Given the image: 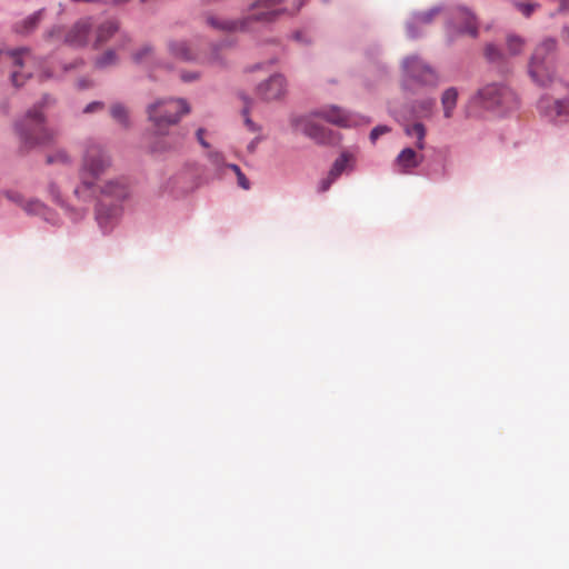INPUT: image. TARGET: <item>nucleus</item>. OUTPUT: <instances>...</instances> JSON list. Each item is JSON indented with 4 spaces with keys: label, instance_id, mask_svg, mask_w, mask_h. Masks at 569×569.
Wrapping results in <instances>:
<instances>
[{
    "label": "nucleus",
    "instance_id": "nucleus-1",
    "mask_svg": "<svg viewBox=\"0 0 569 569\" xmlns=\"http://www.w3.org/2000/svg\"><path fill=\"white\" fill-rule=\"evenodd\" d=\"M189 112L190 106L184 99H160L148 106V118L153 123L157 133L151 146L152 152H166L180 144L178 139L164 137L166 129L178 123L181 117Z\"/></svg>",
    "mask_w": 569,
    "mask_h": 569
},
{
    "label": "nucleus",
    "instance_id": "nucleus-2",
    "mask_svg": "<svg viewBox=\"0 0 569 569\" xmlns=\"http://www.w3.org/2000/svg\"><path fill=\"white\" fill-rule=\"evenodd\" d=\"M282 0H257L250 6L249 14L240 19L209 17L207 22L213 29L222 32H239L253 29V23H270L282 12L276 9Z\"/></svg>",
    "mask_w": 569,
    "mask_h": 569
},
{
    "label": "nucleus",
    "instance_id": "nucleus-3",
    "mask_svg": "<svg viewBox=\"0 0 569 569\" xmlns=\"http://www.w3.org/2000/svg\"><path fill=\"white\" fill-rule=\"evenodd\" d=\"M16 130L27 149L52 143L58 136L56 130L46 127L40 106L30 109L23 119L16 124Z\"/></svg>",
    "mask_w": 569,
    "mask_h": 569
},
{
    "label": "nucleus",
    "instance_id": "nucleus-4",
    "mask_svg": "<svg viewBox=\"0 0 569 569\" xmlns=\"http://www.w3.org/2000/svg\"><path fill=\"white\" fill-rule=\"evenodd\" d=\"M557 41L552 38L545 39L535 49L530 64L529 73L535 82L540 86H547L553 79L555 67L552 53L556 51Z\"/></svg>",
    "mask_w": 569,
    "mask_h": 569
},
{
    "label": "nucleus",
    "instance_id": "nucleus-5",
    "mask_svg": "<svg viewBox=\"0 0 569 569\" xmlns=\"http://www.w3.org/2000/svg\"><path fill=\"white\" fill-rule=\"evenodd\" d=\"M110 160L103 149L97 143H88L82 158L80 179L90 189L96 187L100 176L109 167Z\"/></svg>",
    "mask_w": 569,
    "mask_h": 569
},
{
    "label": "nucleus",
    "instance_id": "nucleus-6",
    "mask_svg": "<svg viewBox=\"0 0 569 569\" xmlns=\"http://www.w3.org/2000/svg\"><path fill=\"white\" fill-rule=\"evenodd\" d=\"M0 63L11 67L10 78L14 87H21L32 74V70L38 64L37 59L29 49L21 48L14 51H3L0 49Z\"/></svg>",
    "mask_w": 569,
    "mask_h": 569
},
{
    "label": "nucleus",
    "instance_id": "nucleus-7",
    "mask_svg": "<svg viewBox=\"0 0 569 569\" xmlns=\"http://www.w3.org/2000/svg\"><path fill=\"white\" fill-rule=\"evenodd\" d=\"M480 103L487 108L496 107L512 108L517 103L516 94L503 84L490 83L478 91Z\"/></svg>",
    "mask_w": 569,
    "mask_h": 569
},
{
    "label": "nucleus",
    "instance_id": "nucleus-8",
    "mask_svg": "<svg viewBox=\"0 0 569 569\" xmlns=\"http://www.w3.org/2000/svg\"><path fill=\"white\" fill-rule=\"evenodd\" d=\"M256 96L266 102L278 101L287 93V81L281 74H272L256 88Z\"/></svg>",
    "mask_w": 569,
    "mask_h": 569
},
{
    "label": "nucleus",
    "instance_id": "nucleus-9",
    "mask_svg": "<svg viewBox=\"0 0 569 569\" xmlns=\"http://www.w3.org/2000/svg\"><path fill=\"white\" fill-rule=\"evenodd\" d=\"M168 50L170 54L181 61H200V62H209V63H218L220 62L219 54L213 51L212 54L208 58H202L200 54L194 52L189 42L184 40H171L168 43Z\"/></svg>",
    "mask_w": 569,
    "mask_h": 569
},
{
    "label": "nucleus",
    "instance_id": "nucleus-10",
    "mask_svg": "<svg viewBox=\"0 0 569 569\" xmlns=\"http://www.w3.org/2000/svg\"><path fill=\"white\" fill-rule=\"evenodd\" d=\"M406 72L423 84L435 86L438 82L436 72L418 57H409L403 61Z\"/></svg>",
    "mask_w": 569,
    "mask_h": 569
},
{
    "label": "nucleus",
    "instance_id": "nucleus-11",
    "mask_svg": "<svg viewBox=\"0 0 569 569\" xmlns=\"http://www.w3.org/2000/svg\"><path fill=\"white\" fill-rule=\"evenodd\" d=\"M538 109L550 121H561V118L569 112V99H553L546 96L539 100Z\"/></svg>",
    "mask_w": 569,
    "mask_h": 569
},
{
    "label": "nucleus",
    "instance_id": "nucleus-12",
    "mask_svg": "<svg viewBox=\"0 0 569 569\" xmlns=\"http://www.w3.org/2000/svg\"><path fill=\"white\" fill-rule=\"evenodd\" d=\"M291 126L297 132H301L317 142H323L326 139L325 129L313 121L312 116L293 117Z\"/></svg>",
    "mask_w": 569,
    "mask_h": 569
},
{
    "label": "nucleus",
    "instance_id": "nucleus-13",
    "mask_svg": "<svg viewBox=\"0 0 569 569\" xmlns=\"http://www.w3.org/2000/svg\"><path fill=\"white\" fill-rule=\"evenodd\" d=\"M451 24L458 33H467L471 37L478 34V23L475 16L465 8H458L451 12Z\"/></svg>",
    "mask_w": 569,
    "mask_h": 569
},
{
    "label": "nucleus",
    "instance_id": "nucleus-14",
    "mask_svg": "<svg viewBox=\"0 0 569 569\" xmlns=\"http://www.w3.org/2000/svg\"><path fill=\"white\" fill-rule=\"evenodd\" d=\"M92 23L90 19L76 22L64 34V42L72 47H83L88 43Z\"/></svg>",
    "mask_w": 569,
    "mask_h": 569
},
{
    "label": "nucleus",
    "instance_id": "nucleus-15",
    "mask_svg": "<svg viewBox=\"0 0 569 569\" xmlns=\"http://www.w3.org/2000/svg\"><path fill=\"white\" fill-rule=\"evenodd\" d=\"M312 116L320 117L326 121L340 127H351L357 123L349 113L336 106L326 107L315 112Z\"/></svg>",
    "mask_w": 569,
    "mask_h": 569
},
{
    "label": "nucleus",
    "instance_id": "nucleus-16",
    "mask_svg": "<svg viewBox=\"0 0 569 569\" xmlns=\"http://www.w3.org/2000/svg\"><path fill=\"white\" fill-rule=\"evenodd\" d=\"M422 160V154L417 153L412 148H405L397 156L395 166L398 172L409 173L412 169L419 167Z\"/></svg>",
    "mask_w": 569,
    "mask_h": 569
},
{
    "label": "nucleus",
    "instance_id": "nucleus-17",
    "mask_svg": "<svg viewBox=\"0 0 569 569\" xmlns=\"http://www.w3.org/2000/svg\"><path fill=\"white\" fill-rule=\"evenodd\" d=\"M7 198L20 206L27 213L42 214L46 211V207L40 201L33 199L27 201L23 196L18 192L9 191L7 192Z\"/></svg>",
    "mask_w": 569,
    "mask_h": 569
},
{
    "label": "nucleus",
    "instance_id": "nucleus-18",
    "mask_svg": "<svg viewBox=\"0 0 569 569\" xmlns=\"http://www.w3.org/2000/svg\"><path fill=\"white\" fill-rule=\"evenodd\" d=\"M118 216L119 209L116 207L107 208V206L102 202L99 203V206L97 207L96 218L100 228L104 232L109 231L112 228L113 222L117 220Z\"/></svg>",
    "mask_w": 569,
    "mask_h": 569
},
{
    "label": "nucleus",
    "instance_id": "nucleus-19",
    "mask_svg": "<svg viewBox=\"0 0 569 569\" xmlns=\"http://www.w3.org/2000/svg\"><path fill=\"white\" fill-rule=\"evenodd\" d=\"M100 190L102 194L117 200H122L128 196V187L123 180L107 181Z\"/></svg>",
    "mask_w": 569,
    "mask_h": 569
},
{
    "label": "nucleus",
    "instance_id": "nucleus-20",
    "mask_svg": "<svg viewBox=\"0 0 569 569\" xmlns=\"http://www.w3.org/2000/svg\"><path fill=\"white\" fill-rule=\"evenodd\" d=\"M459 92L455 87L446 89L441 94V106L443 109V116L450 119L453 116V110L457 106Z\"/></svg>",
    "mask_w": 569,
    "mask_h": 569
},
{
    "label": "nucleus",
    "instance_id": "nucleus-21",
    "mask_svg": "<svg viewBox=\"0 0 569 569\" xmlns=\"http://www.w3.org/2000/svg\"><path fill=\"white\" fill-rule=\"evenodd\" d=\"M118 30V24L116 21L108 20L102 22L96 30V47L103 44L107 42Z\"/></svg>",
    "mask_w": 569,
    "mask_h": 569
},
{
    "label": "nucleus",
    "instance_id": "nucleus-22",
    "mask_svg": "<svg viewBox=\"0 0 569 569\" xmlns=\"http://www.w3.org/2000/svg\"><path fill=\"white\" fill-rule=\"evenodd\" d=\"M405 133L409 137H415L417 140L415 146L419 150H423L426 147V127L421 122H415L412 124L405 126Z\"/></svg>",
    "mask_w": 569,
    "mask_h": 569
},
{
    "label": "nucleus",
    "instance_id": "nucleus-23",
    "mask_svg": "<svg viewBox=\"0 0 569 569\" xmlns=\"http://www.w3.org/2000/svg\"><path fill=\"white\" fill-rule=\"evenodd\" d=\"M110 116L122 128L128 129L130 127L129 110L122 103H113L110 107Z\"/></svg>",
    "mask_w": 569,
    "mask_h": 569
},
{
    "label": "nucleus",
    "instance_id": "nucleus-24",
    "mask_svg": "<svg viewBox=\"0 0 569 569\" xmlns=\"http://www.w3.org/2000/svg\"><path fill=\"white\" fill-rule=\"evenodd\" d=\"M355 160L353 156L349 152H343L332 164L330 170V177L332 180H336L350 163Z\"/></svg>",
    "mask_w": 569,
    "mask_h": 569
},
{
    "label": "nucleus",
    "instance_id": "nucleus-25",
    "mask_svg": "<svg viewBox=\"0 0 569 569\" xmlns=\"http://www.w3.org/2000/svg\"><path fill=\"white\" fill-rule=\"evenodd\" d=\"M132 59L138 64H148L153 62L156 60L153 47L149 44L142 46L133 53Z\"/></svg>",
    "mask_w": 569,
    "mask_h": 569
},
{
    "label": "nucleus",
    "instance_id": "nucleus-26",
    "mask_svg": "<svg viewBox=\"0 0 569 569\" xmlns=\"http://www.w3.org/2000/svg\"><path fill=\"white\" fill-rule=\"evenodd\" d=\"M46 162L48 164L70 166L72 159L66 150L58 149L47 156Z\"/></svg>",
    "mask_w": 569,
    "mask_h": 569
},
{
    "label": "nucleus",
    "instance_id": "nucleus-27",
    "mask_svg": "<svg viewBox=\"0 0 569 569\" xmlns=\"http://www.w3.org/2000/svg\"><path fill=\"white\" fill-rule=\"evenodd\" d=\"M525 41L518 36L510 34L507 37V49L510 56H517L522 52Z\"/></svg>",
    "mask_w": 569,
    "mask_h": 569
},
{
    "label": "nucleus",
    "instance_id": "nucleus-28",
    "mask_svg": "<svg viewBox=\"0 0 569 569\" xmlns=\"http://www.w3.org/2000/svg\"><path fill=\"white\" fill-rule=\"evenodd\" d=\"M442 11L443 10L441 8H433L431 10L417 13L415 16V23L418 26L430 23L433 20V18L442 13Z\"/></svg>",
    "mask_w": 569,
    "mask_h": 569
},
{
    "label": "nucleus",
    "instance_id": "nucleus-29",
    "mask_svg": "<svg viewBox=\"0 0 569 569\" xmlns=\"http://www.w3.org/2000/svg\"><path fill=\"white\" fill-rule=\"evenodd\" d=\"M118 62V58L114 51L108 50L102 56L96 59V67L103 69L114 66Z\"/></svg>",
    "mask_w": 569,
    "mask_h": 569
},
{
    "label": "nucleus",
    "instance_id": "nucleus-30",
    "mask_svg": "<svg viewBox=\"0 0 569 569\" xmlns=\"http://www.w3.org/2000/svg\"><path fill=\"white\" fill-rule=\"evenodd\" d=\"M41 14L42 12L41 11H38L36 13H33L32 16L28 17L27 19H24L22 21V24L19 29H17L19 32H30L32 31L37 24L39 23L40 19H41Z\"/></svg>",
    "mask_w": 569,
    "mask_h": 569
},
{
    "label": "nucleus",
    "instance_id": "nucleus-31",
    "mask_svg": "<svg viewBox=\"0 0 569 569\" xmlns=\"http://www.w3.org/2000/svg\"><path fill=\"white\" fill-rule=\"evenodd\" d=\"M515 7L525 16V17H530L532 14V12L535 11L536 9V4L535 3H522V2H515Z\"/></svg>",
    "mask_w": 569,
    "mask_h": 569
},
{
    "label": "nucleus",
    "instance_id": "nucleus-32",
    "mask_svg": "<svg viewBox=\"0 0 569 569\" xmlns=\"http://www.w3.org/2000/svg\"><path fill=\"white\" fill-rule=\"evenodd\" d=\"M390 129L389 127L387 126H378L376 128H373L370 132V140L372 142H376V140L381 136V134H385L387 132H389Z\"/></svg>",
    "mask_w": 569,
    "mask_h": 569
},
{
    "label": "nucleus",
    "instance_id": "nucleus-33",
    "mask_svg": "<svg viewBox=\"0 0 569 569\" xmlns=\"http://www.w3.org/2000/svg\"><path fill=\"white\" fill-rule=\"evenodd\" d=\"M486 56H487V58H488L490 61H496V60L500 59L501 53H500V51L497 49V47H495L493 44H489V46H487V48H486Z\"/></svg>",
    "mask_w": 569,
    "mask_h": 569
},
{
    "label": "nucleus",
    "instance_id": "nucleus-34",
    "mask_svg": "<svg viewBox=\"0 0 569 569\" xmlns=\"http://www.w3.org/2000/svg\"><path fill=\"white\" fill-rule=\"evenodd\" d=\"M103 108H104L103 102L94 101V102L89 103L83 109V113H92V112L101 111V110H103Z\"/></svg>",
    "mask_w": 569,
    "mask_h": 569
},
{
    "label": "nucleus",
    "instance_id": "nucleus-35",
    "mask_svg": "<svg viewBox=\"0 0 569 569\" xmlns=\"http://www.w3.org/2000/svg\"><path fill=\"white\" fill-rule=\"evenodd\" d=\"M237 176V179H238V184L244 189V190H248L250 188V182L249 180L246 178V176L242 173V171L236 173Z\"/></svg>",
    "mask_w": 569,
    "mask_h": 569
},
{
    "label": "nucleus",
    "instance_id": "nucleus-36",
    "mask_svg": "<svg viewBox=\"0 0 569 569\" xmlns=\"http://www.w3.org/2000/svg\"><path fill=\"white\" fill-rule=\"evenodd\" d=\"M199 78V73L197 72H182L181 80L184 82H191Z\"/></svg>",
    "mask_w": 569,
    "mask_h": 569
},
{
    "label": "nucleus",
    "instance_id": "nucleus-37",
    "mask_svg": "<svg viewBox=\"0 0 569 569\" xmlns=\"http://www.w3.org/2000/svg\"><path fill=\"white\" fill-rule=\"evenodd\" d=\"M204 129L200 128L197 131V140L203 148H209V143L203 138Z\"/></svg>",
    "mask_w": 569,
    "mask_h": 569
},
{
    "label": "nucleus",
    "instance_id": "nucleus-38",
    "mask_svg": "<svg viewBox=\"0 0 569 569\" xmlns=\"http://www.w3.org/2000/svg\"><path fill=\"white\" fill-rule=\"evenodd\" d=\"M335 180L331 179L330 174L328 176V178L323 179L320 183V191L325 192L327 191L331 183L333 182Z\"/></svg>",
    "mask_w": 569,
    "mask_h": 569
},
{
    "label": "nucleus",
    "instance_id": "nucleus-39",
    "mask_svg": "<svg viewBox=\"0 0 569 569\" xmlns=\"http://www.w3.org/2000/svg\"><path fill=\"white\" fill-rule=\"evenodd\" d=\"M248 112H249V104L247 103V104H246V107H244V109H243V113H244V116H247V114H248ZM246 124L249 127V129H250L251 131H254V130H256V127H254L253 122H252L248 117H246Z\"/></svg>",
    "mask_w": 569,
    "mask_h": 569
},
{
    "label": "nucleus",
    "instance_id": "nucleus-40",
    "mask_svg": "<svg viewBox=\"0 0 569 569\" xmlns=\"http://www.w3.org/2000/svg\"><path fill=\"white\" fill-rule=\"evenodd\" d=\"M561 39L566 44L569 46V27H563L561 31Z\"/></svg>",
    "mask_w": 569,
    "mask_h": 569
},
{
    "label": "nucleus",
    "instance_id": "nucleus-41",
    "mask_svg": "<svg viewBox=\"0 0 569 569\" xmlns=\"http://www.w3.org/2000/svg\"><path fill=\"white\" fill-rule=\"evenodd\" d=\"M62 36V30L61 28L57 27V28H53L51 31H49L48 33V37L49 38H53V37H58L60 38Z\"/></svg>",
    "mask_w": 569,
    "mask_h": 569
},
{
    "label": "nucleus",
    "instance_id": "nucleus-42",
    "mask_svg": "<svg viewBox=\"0 0 569 569\" xmlns=\"http://www.w3.org/2000/svg\"><path fill=\"white\" fill-rule=\"evenodd\" d=\"M89 87H91V82L90 81L84 80V79H81V80L78 81V88L79 89H87Z\"/></svg>",
    "mask_w": 569,
    "mask_h": 569
},
{
    "label": "nucleus",
    "instance_id": "nucleus-43",
    "mask_svg": "<svg viewBox=\"0 0 569 569\" xmlns=\"http://www.w3.org/2000/svg\"><path fill=\"white\" fill-rule=\"evenodd\" d=\"M209 157H210V159H211L214 163H217V164H218V163L220 162V160H221V156H220V153H218V152H211V153L209 154Z\"/></svg>",
    "mask_w": 569,
    "mask_h": 569
},
{
    "label": "nucleus",
    "instance_id": "nucleus-44",
    "mask_svg": "<svg viewBox=\"0 0 569 569\" xmlns=\"http://www.w3.org/2000/svg\"><path fill=\"white\" fill-rule=\"evenodd\" d=\"M227 167H228L229 169H231L234 173H238V172H240V171H241L240 167H239V166H237V164H233V163L228 164Z\"/></svg>",
    "mask_w": 569,
    "mask_h": 569
},
{
    "label": "nucleus",
    "instance_id": "nucleus-45",
    "mask_svg": "<svg viewBox=\"0 0 569 569\" xmlns=\"http://www.w3.org/2000/svg\"><path fill=\"white\" fill-rule=\"evenodd\" d=\"M433 106V101H427L423 103V108L426 111H430Z\"/></svg>",
    "mask_w": 569,
    "mask_h": 569
},
{
    "label": "nucleus",
    "instance_id": "nucleus-46",
    "mask_svg": "<svg viewBox=\"0 0 569 569\" xmlns=\"http://www.w3.org/2000/svg\"><path fill=\"white\" fill-rule=\"evenodd\" d=\"M50 77H51V74H50V73H48L47 71H43V72L41 73V78H43V79H48V78H50Z\"/></svg>",
    "mask_w": 569,
    "mask_h": 569
},
{
    "label": "nucleus",
    "instance_id": "nucleus-47",
    "mask_svg": "<svg viewBox=\"0 0 569 569\" xmlns=\"http://www.w3.org/2000/svg\"><path fill=\"white\" fill-rule=\"evenodd\" d=\"M408 32H409V36H410L411 38H415V37H416V34L412 32V28H411V27H409Z\"/></svg>",
    "mask_w": 569,
    "mask_h": 569
},
{
    "label": "nucleus",
    "instance_id": "nucleus-48",
    "mask_svg": "<svg viewBox=\"0 0 569 569\" xmlns=\"http://www.w3.org/2000/svg\"><path fill=\"white\" fill-rule=\"evenodd\" d=\"M302 3H300L298 7L295 8V11H299Z\"/></svg>",
    "mask_w": 569,
    "mask_h": 569
},
{
    "label": "nucleus",
    "instance_id": "nucleus-49",
    "mask_svg": "<svg viewBox=\"0 0 569 569\" xmlns=\"http://www.w3.org/2000/svg\"><path fill=\"white\" fill-rule=\"evenodd\" d=\"M147 0H141V2H146Z\"/></svg>",
    "mask_w": 569,
    "mask_h": 569
}]
</instances>
